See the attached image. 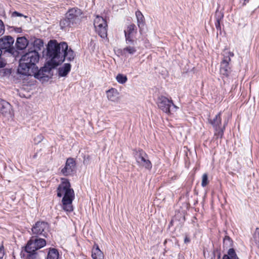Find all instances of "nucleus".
I'll return each instance as SVG.
<instances>
[{"instance_id":"1","label":"nucleus","mask_w":259,"mask_h":259,"mask_svg":"<svg viewBox=\"0 0 259 259\" xmlns=\"http://www.w3.org/2000/svg\"><path fill=\"white\" fill-rule=\"evenodd\" d=\"M47 55L48 61L41 69L47 78L53 75V69L63 63L65 59L69 61H73L75 56L66 42L58 43L56 40L48 42Z\"/></svg>"},{"instance_id":"2","label":"nucleus","mask_w":259,"mask_h":259,"mask_svg":"<svg viewBox=\"0 0 259 259\" xmlns=\"http://www.w3.org/2000/svg\"><path fill=\"white\" fill-rule=\"evenodd\" d=\"M39 56L36 50L29 51L22 56L18 68V72L20 74H30L36 70V63L39 61Z\"/></svg>"},{"instance_id":"3","label":"nucleus","mask_w":259,"mask_h":259,"mask_svg":"<svg viewBox=\"0 0 259 259\" xmlns=\"http://www.w3.org/2000/svg\"><path fill=\"white\" fill-rule=\"evenodd\" d=\"M81 11L76 8L68 10L65 19L60 21L61 28L74 27L78 26L81 20Z\"/></svg>"},{"instance_id":"4","label":"nucleus","mask_w":259,"mask_h":259,"mask_svg":"<svg viewBox=\"0 0 259 259\" xmlns=\"http://www.w3.org/2000/svg\"><path fill=\"white\" fill-rule=\"evenodd\" d=\"M46 244V240L44 239H31L29 241L26 246L25 250L30 253V258L35 259L36 257V255L35 253V251L43 247Z\"/></svg>"},{"instance_id":"5","label":"nucleus","mask_w":259,"mask_h":259,"mask_svg":"<svg viewBox=\"0 0 259 259\" xmlns=\"http://www.w3.org/2000/svg\"><path fill=\"white\" fill-rule=\"evenodd\" d=\"M96 31L102 38L107 35V24L106 21L101 16H96L94 22Z\"/></svg>"},{"instance_id":"6","label":"nucleus","mask_w":259,"mask_h":259,"mask_svg":"<svg viewBox=\"0 0 259 259\" xmlns=\"http://www.w3.org/2000/svg\"><path fill=\"white\" fill-rule=\"evenodd\" d=\"M61 182L57 188V196L63 197L74 190L71 188L69 181L65 178H61Z\"/></svg>"},{"instance_id":"7","label":"nucleus","mask_w":259,"mask_h":259,"mask_svg":"<svg viewBox=\"0 0 259 259\" xmlns=\"http://www.w3.org/2000/svg\"><path fill=\"white\" fill-rule=\"evenodd\" d=\"M75 198L74 191L65 195L62 199L61 207L66 212H71L73 210L72 202Z\"/></svg>"},{"instance_id":"8","label":"nucleus","mask_w":259,"mask_h":259,"mask_svg":"<svg viewBox=\"0 0 259 259\" xmlns=\"http://www.w3.org/2000/svg\"><path fill=\"white\" fill-rule=\"evenodd\" d=\"M136 159L139 166L147 169H150L152 167L150 161L148 159L146 154L143 151H139L136 155Z\"/></svg>"},{"instance_id":"9","label":"nucleus","mask_w":259,"mask_h":259,"mask_svg":"<svg viewBox=\"0 0 259 259\" xmlns=\"http://www.w3.org/2000/svg\"><path fill=\"white\" fill-rule=\"evenodd\" d=\"M48 224L44 222H37L32 228V233L36 235H42L46 236L48 230Z\"/></svg>"},{"instance_id":"10","label":"nucleus","mask_w":259,"mask_h":259,"mask_svg":"<svg viewBox=\"0 0 259 259\" xmlns=\"http://www.w3.org/2000/svg\"><path fill=\"white\" fill-rule=\"evenodd\" d=\"M126 45L125 47L120 50L121 55L126 57L135 55L138 48L135 45L134 40L133 42H130Z\"/></svg>"},{"instance_id":"11","label":"nucleus","mask_w":259,"mask_h":259,"mask_svg":"<svg viewBox=\"0 0 259 259\" xmlns=\"http://www.w3.org/2000/svg\"><path fill=\"white\" fill-rule=\"evenodd\" d=\"M230 61L231 59L229 57L228 59H224L221 62L220 71L223 78L228 77L230 75L231 70L229 67V62Z\"/></svg>"},{"instance_id":"12","label":"nucleus","mask_w":259,"mask_h":259,"mask_svg":"<svg viewBox=\"0 0 259 259\" xmlns=\"http://www.w3.org/2000/svg\"><path fill=\"white\" fill-rule=\"evenodd\" d=\"M124 31L126 43L128 44L130 42H133L134 40L132 37L137 33V29L135 25H129Z\"/></svg>"},{"instance_id":"13","label":"nucleus","mask_w":259,"mask_h":259,"mask_svg":"<svg viewBox=\"0 0 259 259\" xmlns=\"http://www.w3.org/2000/svg\"><path fill=\"white\" fill-rule=\"evenodd\" d=\"M75 165V161L73 159H67L64 167L61 170L62 173L66 176L71 175L74 169Z\"/></svg>"},{"instance_id":"14","label":"nucleus","mask_w":259,"mask_h":259,"mask_svg":"<svg viewBox=\"0 0 259 259\" xmlns=\"http://www.w3.org/2000/svg\"><path fill=\"white\" fill-rule=\"evenodd\" d=\"M14 39L10 36H4L0 39V49L9 50L13 45Z\"/></svg>"},{"instance_id":"15","label":"nucleus","mask_w":259,"mask_h":259,"mask_svg":"<svg viewBox=\"0 0 259 259\" xmlns=\"http://www.w3.org/2000/svg\"><path fill=\"white\" fill-rule=\"evenodd\" d=\"M106 95L108 100L114 103L118 102L120 99L119 92L116 89L114 88L106 91Z\"/></svg>"},{"instance_id":"16","label":"nucleus","mask_w":259,"mask_h":259,"mask_svg":"<svg viewBox=\"0 0 259 259\" xmlns=\"http://www.w3.org/2000/svg\"><path fill=\"white\" fill-rule=\"evenodd\" d=\"M222 111H220L212 119H209L208 121L212 125L213 128L221 127L222 125Z\"/></svg>"},{"instance_id":"17","label":"nucleus","mask_w":259,"mask_h":259,"mask_svg":"<svg viewBox=\"0 0 259 259\" xmlns=\"http://www.w3.org/2000/svg\"><path fill=\"white\" fill-rule=\"evenodd\" d=\"M12 107L8 102L4 101L0 103V112L4 115L11 114Z\"/></svg>"},{"instance_id":"18","label":"nucleus","mask_w":259,"mask_h":259,"mask_svg":"<svg viewBox=\"0 0 259 259\" xmlns=\"http://www.w3.org/2000/svg\"><path fill=\"white\" fill-rule=\"evenodd\" d=\"M92 257L93 259H103L104 254L100 249L99 246L95 244L92 251Z\"/></svg>"},{"instance_id":"19","label":"nucleus","mask_w":259,"mask_h":259,"mask_svg":"<svg viewBox=\"0 0 259 259\" xmlns=\"http://www.w3.org/2000/svg\"><path fill=\"white\" fill-rule=\"evenodd\" d=\"M28 45V40L24 36L18 37L16 42L17 49L22 50L25 49Z\"/></svg>"},{"instance_id":"20","label":"nucleus","mask_w":259,"mask_h":259,"mask_svg":"<svg viewBox=\"0 0 259 259\" xmlns=\"http://www.w3.org/2000/svg\"><path fill=\"white\" fill-rule=\"evenodd\" d=\"M35 68L36 69L35 71H33V70H32L33 73L30 74H23L22 75L28 76H34L35 78L39 79H41L42 78H44L45 79L46 78H47V77L45 75L43 70H42L41 68L38 70V68L37 66L35 67Z\"/></svg>"},{"instance_id":"21","label":"nucleus","mask_w":259,"mask_h":259,"mask_svg":"<svg viewBox=\"0 0 259 259\" xmlns=\"http://www.w3.org/2000/svg\"><path fill=\"white\" fill-rule=\"evenodd\" d=\"M163 112L168 114H170V107L174 105L171 100H169L166 98L163 97Z\"/></svg>"},{"instance_id":"22","label":"nucleus","mask_w":259,"mask_h":259,"mask_svg":"<svg viewBox=\"0 0 259 259\" xmlns=\"http://www.w3.org/2000/svg\"><path fill=\"white\" fill-rule=\"evenodd\" d=\"M215 26L218 30L221 32V23L224 18V14L221 12L217 11L215 13Z\"/></svg>"},{"instance_id":"23","label":"nucleus","mask_w":259,"mask_h":259,"mask_svg":"<svg viewBox=\"0 0 259 259\" xmlns=\"http://www.w3.org/2000/svg\"><path fill=\"white\" fill-rule=\"evenodd\" d=\"M71 69V65L69 63H65L62 67L59 69V74L60 76H65L70 72Z\"/></svg>"},{"instance_id":"24","label":"nucleus","mask_w":259,"mask_h":259,"mask_svg":"<svg viewBox=\"0 0 259 259\" xmlns=\"http://www.w3.org/2000/svg\"><path fill=\"white\" fill-rule=\"evenodd\" d=\"M136 16L137 20L138 25L141 29L143 28L145 25V19L144 16L140 11H137L136 12Z\"/></svg>"},{"instance_id":"25","label":"nucleus","mask_w":259,"mask_h":259,"mask_svg":"<svg viewBox=\"0 0 259 259\" xmlns=\"http://www.w3.org/2000/svg\"><path fill=\"white\" fill-rule=\"evenodd\" d=\"M222 259H239V258L234 249L231 248L228 250L227 254H225Z\"/></svg>"},{"instance_id":"26","label":"nucleus","mask_w":259,"mask_h":259,"mask_svg":"<svg viewBox=\"0 0 259 259\" xmlns=\"http://www.w3.org/2000/svg\"><path fill=\"white\" fill-rule=\"evenodd\" d=\"M214 136L216 137L217 139L220 138L222 139L224 136V131L225 130V125H224L223 127H218L214 128Z\"/></svg>"},{"instance_id":"27","label":"nucleus","mask_w":259,"mask_h":259,"mask_svg":"<svg viewBox=\"0 0 259 259\" xmlns=\"http://www.w3.org/2000/svg\"><path fill=\"white\" fill-rule=\"evenodd\" d=\"M47 259H59V252L55 248L50 249L47 256Z\"/></svg>"},{"instance_id":"28","label":"nucleus","mask_w":259,"mask_h":259,"mask_svg":"<svg viewBox=\"0 0 259 259\" xmlns=\"http://www.w3.org/2000/svg\"><path fill=\"white\" fill-rule=\"evenodd\" d=\"M233 241L232 239L228 235H226L223 239V247L228 248L233 246Z\"/></svg>"},{"instance_id":"29","label":"nucleus","mask_w":259,"mask_h":259,"mask_svg":"<svg viewBox=\"0 0 259 259\" xmlns=\"http://www.w3.org/2000/svg\"><path fill=\"white\" fill-rule=\"evenodd\" d=\"M252 240L254 241L255 245L259 249V228L257 227L255 229V231L252 235Z\"/></svg>"},{"instance_id":"30","label":"nucleus","mask_w":259,"mask_h":259,"mask_svg":"<svg viewBox=\"0 0 259 259\" xmlns=\"http://www.w3.org/2000/svg\"><path fill=\"white\" fill-rule=\"evenodd\" d=\"M116 80L119 83L124 84L127 81V78L126 75L119 73L116 76Z\"/></svg>"},{"instance_id":"31","label":"nucleus","mask_w":259,"mask_h":259,"mask_svg":"<svg viewBox=\"0 0 259 259\" xmlns=\"http://www.w3.org/2000/svg\"><path fill=\"white\" fill-rule=\"evenodd\" d=\"M34 50H40L41 48L43 47V42L40 39H36L33 42Z\"/></svg>"},{"instance_id":"32","label":"nucleus","mask_w":259,"mask_h":259,"mask_svg":"<svg viewBox=\"0 0 259 259\" xmlns=\"http://www.w3.org/2000/svg\"><path fill=\"white\" fill-rule=\"evenodd\" d=\"M209 181L208 180L207 174H203L202 176L201 186L202 187H205L209 184Z\"/></svg>"},{"instance_id":"33","label":"nucleus","mask_w":259,"mask_h":259,"mask_svg":"<svg viewBox=\"0 0 259 259\" xmlns=\"http://www.w3.org/2000/svg\"><path fill=\"white\" fill-rule=\"evenodd\" d=\"M43 139V137L41 135H39L34 138V142L38 144L40 143Z\"/></svg>"},{"instance_id":"34","label":"nucleus","mask_w":259,"mask_h":259,"mask_svg":"<svg viewBox=\"0 0 259 259\" xmlns=\"http://www.w3.org/2000/svg\"><path fill=\"white\" fill-rule=\"evenodd\" d=\"M5 31L3 22L0 20V36L3 34Z\"/></svg>"},{"instance_id":"35","label":"nucleus","mask_w":259,"mask_h":259,"mask_svg":"<svg viewBox=\"0 0 259 259\" xmlns=\"http://www.w3.org/2000/svg\"><path fill=\"white\" fill-rule=\"evenodd\" d=\"M4 255V247L3 245L0 246V259H2Z\"/></svg>"},{"instance_id":"36","label":"nucleus","mask_w":259,"mask_h":259,"mask_svg":"<svg viewBox=\"0 0 259 259\" xmlns=\"http://www.w3.org/2000/svg\"><path fill=\"white\" fill-rule=\"evenodd\" d=\"M12 17H22L24 16L23 14L19 13L17 12H14L12 14Z\"/></svg>"},{"instance_id":"37","label":"nucleus","mask_w":259,"mask_h":259,"mask_svg":"<svg viewBox=\"0 0 259 259\" xmlns=\"http://www.w3.org/2000/svg\"><path fill=\"white\" fill-rule=\"evenodd\" d=\"M13 30L17 33H21L22 31L21 27H13Z\"/></svg>"},{"instance_id":"38","label":"nucleus","mask_w":259,"mask_h":259,"mask_svg":"<svg viewBox=\"0 0 259 259\" xmlns=\"http://www.w3.org/2000/svg\"><path fill=\"white\" fill-rule=\"evenodd\" d=\"M190 242V239L188 237L187 235H185V238H184V242L185 243H189Z\"/></svg>"},{"instance_id":"39","label":"nucleus","mask_w":259,"mask_h":259,"mask_svg":"<svg viewBox=\"0 0 259 259\" xmlns=\"http://www.w3.org/2000/svg\"><path fill=\"white\" fill-rule=\"evenodd\" d=\"M244 5H245L246 3H248L249 1V0H244Z\"/></svg>"},{"instance_id":"40","label":"nucleus","mask_w":259,"mask_h":259,"mask_svg":"<svg viewBox=\"0 0 259 259\" xmlns=\"http://www.w3.org/2000/svg\"><path fill=\"white\" fill-rule=\"evenodd\" d=\"M229 54H230V56H234V54H233V53H231V52H230V53H229Z\"/></svg>"},{"instance_id":"41","label":"nucleus","mask_w":259,"mask_h":259,"mask_svg":"<svg viewBox=\"0 0 259 259\" xmlns=\"http://www.w3.org/2000/svg\"><path fill=\"white\" fill-rule=\"evenodd\" d=\"M5 100H2L0 98V103H1V102H2L3 101H4Z\"/></svg>"}]
</instances>
